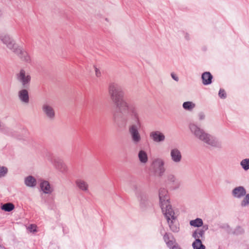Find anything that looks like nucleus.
Segmentation results:
<instances>
[{
  "label": "nucleus",
  "instance_id": "1",
  "mask_svg": "<svg viewBox=\"0 0 249 249\" xmlns=\"http://www.w3.org/2000/svg\"><path fill=\"white\" fill-rule=\"evenodd\" d=\"M108 94L120 113L119 120L124 124L134 121L128 127V132L132 142L140 143L142 137L140 133L142 124L140 114L137 107L130 104L124 99V93L121 87L117 83H109L108 87Z\"/></svg>",
  "mask_w": 249,
  "mask_h": 249
},
{
  "label": "nucleus",
  "instance_id": "2",
  "mask_svg": "<svg viewBox=\"0 0 249 249\" xmlns=\"http://www.w3.org/2000/svg\"><path fill=\"white\" fill-rule=\"evenodd\" d=\"M188 127L191 133L196 139L213 147H222V143L220 140L206 132L196 123H190Z\"/></svg>",
  "mask_w": 249,
  "mask_h": 249
},
{
  "label": "nucleus",
  "instance_id": "3",
  "mask_svg": "<svg viewBox=\"0 0 249 249\" xmlns=\"http://www.w3.org/2000/svg\"><path fill=\"white\" fill-rule=\"evenodd\" d=\"M160 204L162 213L173 210L170 204L168 193L166 189L161 188L159 193Z\"/></svg>",
  "mask_w": 249,
  "mask_h": 249
},
{
  "label": "nucleus",
  "instance_id": "4",
  "mask_svg": "<svg viewBox=\"0 0 249 249\" xmlns=\"http://www.w3.org/2000/svg\"><path fill=\"white\" fill-rule=\"evenodd\" d=\"M152 170L155 175L162 176L166 170L164 160L161 158L155 159L152 163Z\"/></svg>",
  "mask_w": 249,
  "mask_h": 249
},
{
  "label": "nucleus",
  "instance_id": "5",
  "mask_svg": "<svg viewBox=\"0 0 249 249\" xmlns=\"http://www.w3.org/2000/svg\"><path fill=\"white\" fill-rule=\"evenodd\" d=\"M170 211L163 213L165 216L169 226L172 231L177 232L179 231V224L177 220V217L175 215L173 210H169Z\"/></svg>",
  "mask_w": 249,
  "mask_h": 249
},
{
  "label": "nucleus",
  "instance_id": "6",
  "mask_svg": "<svg viewBox=\"0 0 249 249\" xmlns=\"http://www.w3.org/2000/svg\"><path fill=\"white\" fill-rule=\"evenodd\" d=\"M1 42L6 45L7 48L14 53L19 47L16 41L9 35H3L0 36Z\"/></svg>",
  "mask_w": 249,
  "mask_h": 249
},
{
  "label": "nucleus",
  "instance_id": "7",
  "mask_svg": "<svg viewBox=\"0 0 249 249\" xmlns=\"http://www.w3.org/2000/svg\"><path fill=\"white\" fill-rule=\"evenodd\" d=\"M42 110L46 118L50 121H53L56 117V113L54 107L49 103H45L42 106Z\"/></svg>",
  "mask_w": 249,
  "mask_h": 249
},
{
  "label": "nucleus",
  "instance_id": "8",
  "mask_svg": "<svg viewBox=\"0 0 249 249\" xmlns=\"http://www.w3.org/2000/svg\"><path fill=\"white\" fill-rule=\"evenodd\" d=\"M17 77L24 87H27L29 85L31 79L30 75L24 69L20 70L19 72L17 74Z\"/></svg>",
  "mask_w": 249,
  "mask_h": 249
},
{
  "label": "nucleus",
  "instance_id": "9",
  "mask_svg": "<svg viewBox=\"0 0 249 249\" xmlns=\"http://www.w3.org/2000/svg\"><path fill=\"white\" fill-rule=\"evenodd\" d=\"M135 195L140 202V206L142 209H144L148 205V198L147 196L142 192L140 189H137L135 186Z\"/></svg>",
  "mask_w": 249,
  "mask_h": 249
},
{
  "label": "nucleus",
  "instance_id": "10",
  "mask_svg": "<svg viewBox=\"0 0 249 249\" xmlns=\"http://www.w3.org/2000/svg\"><path fill=\"white\" fill-rule=\"evenodd\" d=\"M54 167L59 172L65 173L68 171V167L64 161L59 158H53L51 160Z\"/></svg>",
  "mask_w": 249,
  "mask_h": 249
},
{
  "label": "nucleus",
  "instance_id": "11",
  "mask_svg": "<svg viewBox=\"0 0 249 249\" xmlns=\"http://www.w3.org/2000/svg\"><path fill=\"white\" fill-rule=\"evenodd\" d=\"M17 54L22 61L30 63L31 62V58L29 54L25 51L21 46L16 50L14 53Z\"/></svg>",
  "mask_w": 249,
  "mask_h": 249
},
{
  "label": "nucleus",
  "instance_id": "12",
  "mask_svg": "<svg viewBox=\"0 0 249 249\" xmlns=\"http://www.w3.org/2000/svg\"><path fill=\"white\" fill-rule=\"evenodd\" d=\"M149 137L153 142L157 143L163 142L165 140L164 134L159 130L151 132L149 134Z\"/></svg>",
  "mask_w": 249,
  "mask_h": 249
},
{
  "label": "nucleus",
  "instance_id": "13",
  "mask_svg": "<svg viewBox=\"0 0 249 249\" xmlns=\"http://www.w3.org/2000/svg\"><path fill=\"white\" fill-rule=\"evenodd\" d=\"M170 157L172 161L176 163L180 162L182 158L181 151L177 148L171 150Z\"/></svg>",
  "mask_w": 249,
  "mask_h": 249
},
{
  "label": "nucleus",
  "instance_id": "14",
  "mask_svg": "<svg viewBox=\"0 0 249 249\" xmlns=\"http://www.w3.org/2000/svg\"><path fill=\"white\" fill-rule=\"evenodd\" d=\"M76 187L80 191L85 193L89 191V185L88 183L83 179L77 178L75 181Z\"/></svg>",
  "mask_w": 249,
  "mask_h": 249
},
{
  "label": "nucleus",
  "instance_id": "15",
  "mask_svg": "<svg viewBox=\"0 0 249 249\" xmlns=\"http://www.w3.org/2000/svg\"><path fill=\"white\" fill-rule=\"evenodd\" d=\"M246 190L243 186H238L234 188L232 191V195L237 198H240L246 195Z\"/></svg>",
  "mask_w": 249,
  "mask_h": 249
},
{
  "label": "nucleus",
  "instance_id": "16",
  "mask_svg": "<svg viewBox=\"0 0 249 249\" xmlns=\"http://www.w3.org/2000/svg\"><path fill=\"white\" fill-rule=\"evenodd\" d=\"M166 180L167 181L170 183L171 185H172L174 189H178L180 186V182L177 178L175 175L172 174H169L166 176Z\"/></svg>",
  "mask_w": 249,
  "mask_h": 249
},
{
  "label": "nucleus",
  "instance_id": "17",
  "mask_svg": "<svg viewBox=\"0 0 249 249\" xmlns=\"http://www.w3.org/2000/svg\"><path fill=\"white\" fill-rule=\"evenodd\" d=\"M18 96L20 101L24 104H27L29 102L28 91L25 89H22L18 92Z\"/></svg>",
  "mask_w": 249,
  "mask_h": 249
},
{
  "label": "nucleus",
  "instance_id": "18",
  "mask_svg": "<svg viewBox=\"0 0 249 249\" xmlns=\"http://www.w3.org/2000/svg\"><path fill=\"white\" fill-rule=\"evenodd\" d=\"M24 184L27 187L34 188L37 184V181L33 176H28L24 178Z\"/></svg>",
  "mask_w": 249,
  "mask_h": 249
},
{
  "label": "nucleus",
  "instance_id": "19",
  "mask_svg": "<svg viewBox=\"0 0 249 249\" xmlns=\"http://www.w3.org/2000/svg\"><path fill=\"white\" fill-rule=\"evenodd\" d=\"M205 230L200 229H197L192 233V237L195 239L194 241L201 240L204 238Z\"/></svg>",
  "mask_w": 249,
  "mask_h": 249
},
{
  "label": "nucleus",
  "instance_id": "20",
  "mask_svg": "<svg viewBox=\"0 0 249 249\" xmlns=\"http://www.w3.org/2000/svg\"><path fill=\"white\" fill-rule=\"evenodd\" d=\"M138 157L140 162L142 164H145L148 162V155L146 152L144 150H140L139 151Z\"/></svg>",
  "mask_w": 249,
  "mask_h": 249
},
{
  "label": "nucleus",
  "instance_id": "21",
  "mask_svg": "<svg viewBox=\"0 0 249 249\" xmlns=\"http://www.w3.org/2000/svg\"><path fill=\"white\" fill-rule=\"evenodd\" d=\"M202 83L204 85H208L212 83L213 76L210 72H204L201 75Z\"/></svg>",
  "mask_w": 249,
  "mask_h": 249
},
{
  "label": "nucleus",
  "instance_id": "22",
  "mask_svg": "<svg viewBox=\"0 0 249 249\" xmlns=\"http://www.w3.org/2000/svg\"><path fill=\"white\" fill-rule=\"evenodd\" d=\"M40 188L45 194H50L52 192V189L50 186V183L47 181H43L41 182Z\"/></svg>",
  "mask_w": 249,
  "mask_h": 249
},
{
  "label": "nucleus",
  "instance_id": "23",
  "mask_svg": "<svg viewBox=\"0 0 249 249\" xmlns=\"http://www.w3.org/2000/svg\"><path fill=\"white\" fill-rule=\"evenodd\" d=\"M196 107V104L192 101L184 102L182 104L183 108L185 110L188 111L189 112L193 111L194 108Z\"/></svg>",
  "mask_w": 249,
  "mask_h": 249
},
{
  "label": "nucleus",
  "instance_id": "24",
  "mask_svg": "<svg viewBox=\"0 0 249 249\" xmlns=\"http://www.w3.org/2000/svg\"><path fill=\"white\" fill-rule=\"evenodd\" d=\"M189 224L190 226L192 227L199 228L203 226V222L201 218H197L194 220L190 221Z\"/></svg>",
  "mask_w": 249,
  "mask_h": 249
},
{
  "label": "nucleus",
  "instance_id": "25",
  "mask_svg": "<svg viewBox=\"0 0 249 249\" xmlns=\"http://www.w3.org/2000/svg\"><path fill=\"white\" fill-rule=\"evenodd\" d=\"M14 208H15L14 205L13 204H12V203H10V202L5 203V204H3L1 207V209L2 210H3L5 212H8L12 211V210H13L14 209Z\"/></svg>",
  "mask_w": 249,
  "mask_h": 249
},
{
  "label": "nucleus",
  "instance_id": "26",
  "mask_svg": "<svg viewBox=\"0 0 249 249\" xmlns=\"http://www.w3.org/2000/svg\"><path fill=\"white\" fill-rule=\"evenodd\" d=\"M193 249H205L206 247L202 243L201 240L194 241L192 243Z\"/></svg>",
  "mask_w": 249,
  "mask_h": 249
},
{
  "label": "nucleus",
  "instance_id": "27",
  "mask_svg": "<svg viewBox=\"0 0 249 249\" xmlns=\"http://www.w3.org/2000/svg\"><path fill=\"white\" fill-rule=\"evenodd\" d=\"M240 164L245 171H248L249 169V158L242 160Z\"/></svg>",
  "mask_w": 249,
  "mask_h": 249
},
{
  "label": "nucleus",
  "instance_id": "28",
  "mask_svg": "<svg viewBox=\"0 0 249 249\" xmlns=\"http://www.w3.org/2000/svg\"><path fill=\"white\" fill-rule=\"evenodd\" d=\"M245 197L241 202V206L243 207L249 205V194H246Z\"/></svg>",
  "mask_w": 249,
  "mask_h": 249
},
{
  "label": "nucleus",
  "instance_id": "29",
  "mask_svg": "<svg viewBox=\"0 0 249 249\" xmlns=\"http://www.w3.org/2000/svg\"><path fill=\"white\" fill-rule=\"evenodd\" d=\"M8 170L6 167L0 165V178L5 177L8 173Z\"/></svg>",
  "mask_w": 249,
  "mask_h": 249
},
{
  "label": "nucleus",
  "instance_id": "30",
  "mask_svg": "<svg viewBox=\"0 0 249 249\" xmlns=\"http://www.w3.org/2000/svg\"><path fill=\"white\" fill-rule=\"evenodd\" d=\"M174 241L172 240H169L166 242V243L168 247L172 249H177L178 248L174 246Z\"/></svg>",
  "mask_w": 249,
  "mask_h": 249
},
{
  "label": "nucleus",
  "instance_id": "31",
  "mask_svg": "<svg viewBox=\"0 0 249 249\" xmlns=\"http://www.w3.org/2000/svg\"><path fill=\"white\" fill-rule=\"evenodd\" d=\"M198 120L200 121L205 120L206 118L205 114L203 112H200L197 114Z\"/></svg>",
  "mask_w": 249,
  "mask_h": 249
},
{
  "label": "nucleus",
  "instance_id": "32",
  "mask_svg": "<svg viewBox=\"0 0 249 249\" xmlns=\"http://www.w3.org/2000/svg\"><path fill=\"white\" fill-rule=\"evenodd\" d=\"M36 226L34 224H31L27 228V229L30 231V232H35L36 231Z\"/></svg>",
  "mask_w": 249,
  "mask_h": 249
},
{
  "label": "nucleus",
  "instance_id": "33",
  "mask_svg": "<svg viewBox=\"0 0 249 249\" xmlns=\"http://www.w3.org/2000/svg\"><path fill=\"white\" fill-rule=\"evenodd\" d=\"M218 95L221 98L224 99L226 97V94L225 90L223 89L219 90Z\"/></svg>",
  "mask_w": 249,
  "mask_h": 249
},
{
  "label": "nucleus",
  "instance_id": "34",
  "mask_svg": "<svg viewBox=\"0 0 249 249\" xmlns=\"http://www.w3.org/2000/svg\"><path fill=\"white\" fill-rule=\"evenodd\" d=\"M185 40L189 41L191 39V36L189 33L186 32L182 31Z\"/></svg>",
  "mask_w": 249,
  "mask_h": 249
},
{
  "label": "nucleus",
  "instance_id": "35",
  "mask_svg": "<svg viewBox=\"0 0 249 249\" xmlns=\"http://www.w3.org/2000/svg\"><path fill=\"white\" fill-rule=\"evenodd\" d=\"M95 75L97 77H100L101 76V73L100 70L97 68L96 66H94Z\"/></svg>",
  "mask_w": 249,
  "mask_h": 249
},
{
  "label": "nucleus",
  "instance_id": "36",
  "mask_svg": "<svg viewBox=\"0 0 249 249\" xmlns=\"http://www.w3.org/2000/svg\"><path fill=\"white\" fill-rule=\"evenodd\" d=\"M171 76L172 78L176 81L178 82L179 80L178 76L175 73H171Z\"/></svg>",
  "mask_w": 249,
  "mask_h": 249
},
{
  "label": "nucleus",
  "instance_id": "37",
  "mask_svg": "<svg viewBox=\"0 0 249 249\" xmlns=\"http://www.w3.org/2000/svg\"><path fill=\"white\" fill-rule=\"evenodd\" d=\"M163 238H164V241H165V242H167V241H169V240H171L170 239V235H169V234H168V233H166V234L164 235V237H163Z\"/></svg>",
  "mask_w": 249,
  "mask_h": 249
},
{
  "label": "nucleus",
  "instance_id": "38",
  "mask_svg": "<svg viewBox=\"0 0 249 249\" xmlns=\"http://www.w3.org/2000/svg\"><path fill=\"white\" fill-rule=\"evenodd\" d=\"M204 228L206 230H207L208 229L207 225L204 226Z\"/></svg>",
  "mask_w": 249,
  "mask_h": 249
}]
</instances>
